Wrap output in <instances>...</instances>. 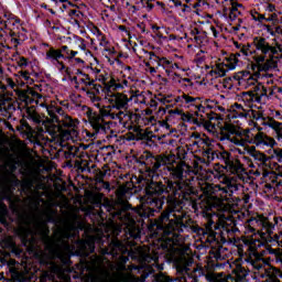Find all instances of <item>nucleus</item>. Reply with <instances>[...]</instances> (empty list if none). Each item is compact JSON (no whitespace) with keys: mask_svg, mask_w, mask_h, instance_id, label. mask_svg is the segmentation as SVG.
I'll return each instance as SVG.
<instances>
[{"mask_svg":"<svg viewBox=\"0 0 282 282\" xmlns=\"http://www.w3.org/2000/svg\"><path fill=\"white\" fill-rule=\"evenodd\" d=\"M153 1L155 0H141V6L142 8H145L148 12H151V10L154 8Z\"/></svg>","mask_w":282,"mask_h":282,"instance_id":"a18cd8bd","label":"nucleus"},{"mask_svg":"<svg viewBox=\"0 0 282 282\" xmlns=\"http://www.w3.org/2000/svg\"><path fill=\"white\" fill-rule=\"evenodd\" d=\"M268 175L273 178L272 182H276V173L274 171L271 172H263V177H268Z\"/></svg>","mask_w":282,"mask_h":282,"instance_id":"bf43d9fd","label":"nucleus"},{"mask_svg":"<svg viewBox=\"0 0 282 282\" xmlns=\"http://www.w3.org/2000/svg\"><path fill=\"white\" fill-rule=\"evenodd\" d=\"M257 75H252V73L248 70L239 72L236 76V80H238V85L240 87H243L245 89H252L254 85H257L259 82L257 80Z\"/></svg>","mask_w":282,"mask_h":282,"instance_id":"412c9836","label":"nucleus"},{"mask_svg":"<svg viewBox=\"0 0 282 282\" xmlns=\"http://www.w3.org/2000/svg\"><path fill=\"white\" fill-rule=\"evenodd\" d=\"M51 272H53V274H61L63 272V267L53 263L51 264Z\"/></svg>","mask_w":282,"mask_h":282,"instance_id":"de8ad7c7","label":"nucleus"},{"mask_svg":"<svg viewBox=\"0 0 282 282\" xmlns=\"http://www.w3.org/2000/svg\"><path fill=\"white\" fill-rule=\"evenodd\" d=\"M124 193H126L124 187H119L117 189V197H118L119 200L124 197Z\"/></svg>","mask_w":282,"mask_h":282,"instance_id":"680f3d73","label":"nucleus"},{"mask_svg":"<svg viewBox=\"0 0 282 282\" xmlns=\"http://www.w3.org/2000/svg\"><path fill=\"white\" fill-rule=\"evenodd\" d=\"M264 127H270L274 130L276 140H282V121H276L272 117L264 118Z\"/></svg>","mask_w":282,"mask_h":282,"instance_id":"a878e982","label":"nucleus"},{"mask_svg":"<svg viewBox=\"0 0 282 282\" xmlns=\"http://www.w3.org/2000/svg\"><path fill=\"white\" fill-rule=\"evenodd\" d=\"M132 131L135 135H141L144 139V130L140 128V126L132 127Z\"/></svg>","mask_w":282,"mask_h":282,"instance_id":"864d4df0","label":"nucleus"},{"mask_svg":"<svg viewBox=\"0 0 282 282\" xmlns=\"http://www.w3.org/2000/svg\"><path fill=\"white\" fill-rule=\"evenodd\" d=\"M243 232L247 236L241 237V241L243 245L238 246V252L239 254L246 253L245 261H247V263H249V265H251L253 270H261V268L265 265V261L263 260V256H261L259 251H257L259 250V248H261V240L254 237L259 235L261 239H265V232L258 229L257 220L254 219V217L248 219L245 223ZM243 246L246 248V251L243 250Z\"/></svg>","mask_w":282,"mask_h":282,"instance_id":"6e6552de","label":"nucleus"},{"mask_svg":"<svg viewBox=\"0 0 282 282\" xmlns=\"http://www.w3.org/2000/svg\"><path fill=\"white\" fill-rule=\"evenodd\" d=\"M189 173H199V162L193 161V166H189Z\"/></svg>","mask_w":282,"mask_h":282,"instance_id":"5fc2aeb1","label":"nucleus"},{"mask_svg":"<svg viewBox=\"0 0 282 282\" xmlns=\"http://www.w3.org/2000/svg\"><path fill=\"white\" fill-rule=\"evenodd\" d=\"M279 15L276 13H270L268 17L264 15V23H270L272 21H278Z\"/></svg>","mask_w":282,"mask_h":282,"instance_id":"8fccbe9b","label":"nucleus"},{"mask_svg":"<svg viewBox=\"0 0 282 282\" xmlns=\"http://www.w3.org/2000/svg\"><path fill=\"white\" fill-rule=\"evenodd\" d=\"M17 83H19V78H23L28 83L30 80V73L28 70H20L18 74H14Z\"/></svg>","mask_w":282,"mask_h":282,"instance_id":"37998d69","label":"nucleus"},{"mask_svg":"<svg viewBox=\"0 0 282 282\" xmlns=\"http://www.w3.org/2000/svg\"><path fill=\"white\" fill-rule=\"evenodd\" d=\"M195 116L196 118H199V120H196V124L198 127H204L210 133H215V126L212 120H215L216 115L213 113V111H209L206 107H203V115L196 110Z\"/></svg>","mask_w":282,"mask_h":282,"instance_id":"6ab92c4d","label":"nucleus"},{"mask_svg":"<svg viewBox=\"0 0 282 282\" xmlns=\"http://www.w3.org/2000/svg\"><path fill=\"white\" fill-rule=\"evenodd\" d=\"M271 278L282 279V271L280 269H274L273 275Z\"/></svg>","mask_w":282,"mask_h":282,"instance_id":"69168bd1","label":"nucleus"},{"mask_svg":"<svg viewBox=\"0 0 282 282\" xmlns=\"http://www.w3.org/2000/svg\"><path fill=\"white\" fill-rule=\"evenodd\" d=\"M253 219H256V226L258 229L260 228L259 230H261V232L264 230V235L267 234L269 237L272 236L274 232V225H276L275 223L270 221V218L262 214L254 216Z\"/></svg>","mask_w":282,"mask_h":282,"instance_id":"b1692460","label":"nucleus"},{"mask_svg":"<svg viewBox=\"0 0 282 282\" xmlns=\"http://www.w3.org/2000/svg\"><path fill=\"white\" fill-rule=\"evenodd\" d=\"M252 45L254 47L251 69L253 76H261V72H270L273 67H276L274 58H276L279 52H282L281 44H271L268 39L263 36L253 37Z\"/></svg>","mask_w":282,"mask_h":282,"instance_id":"1a4fd4ad","label":"nucleus"},{"mask_svg":"<svg viewBox=\"0 0 282 282\" xmlns=\"http://www.w3.org/2000/svg\"><path fill=\"white\" fill-rule=\"evenodd\" d=\"M232 274L236 276V281H243L246 276H248V270L243 268L240 263H234L231 265Z\"/></svg>","mask_w":282,"mask_h":282,"instance_id":"2f4dec72","label":"nucleus"},{"mask_svg":"<svg viewBox=\"0 0 282 282\" xmlns=\"http://www.w3.org/2000/svg\"><path fill=\"white\" fill-rule=\"evenodd\" d=\"M145 194L148 197V204L153 212L162 210V207L164 206V199L156 197L155 195H162V194H149L147 193L145 187Z\"/></svg>","mask_w":282,"mask_h":282,"instance_id":"cd10ccee","label":"nucleus"},{"mask_svg":"<svg viewBox=\"0 0 282 282\" xmlns=\"http://www.w3.org/2000/svg\"><path fill=\"white\" fill-rule=\"evenodd\" d=\"M41 213L42 216L46 219V221H52L56 215V212L50 204H45Z\"/></svg>","mask_w":282,"mask_h":282,"instance_id":"e433bc0d","label":"nucleus"},{"mask_svg":"<svg viewBox=\"0 0 282 282\" xmlns=\"http://www.w3.org/2000/svg\"><path fill=\"white\" fill-rule=\"evenodd\" d=\"M273 118L274 120H276V122H282V115H281V111L276 110L273 115Z\"/></svg>","mask_w":282,"mask_h":282,"instance_id":"e2e57ef3","label":"nucleus"},{"mask_svg":"<svg viewBox=\"0 0 282 282\" xmlns=\"http://www.w3.org/2000/svg\"><path fill=\"white\" fill-rule=\"evenodd\" d=\"M184 217H186V212H184L181 200L169 196L166 208L161 213L155 224L156 229L162 231L167 243L170 246H176V250L180 253L178 265L186 269L193 263V258L188 256L191 248L184 241V237L180 235L186 228Z\"/></svg>","mask_w":282,"mask_h":282,"instance_id":"7ed1b4c3","label":"nucleus"},{"mask_svg":"<svg viewBox=\"0 0 282 282\" xmlns=\"http://www.w3.org/2000/svg\"><path fill=\"white\" fill-rule=\"evenodd\" d=\"M19 180L14 173L10 172L8 169H4L0 173V188L3 197H10L12 186H17Z\"/></svg>","mask_w":282,"mask_h":282,"instance_id":"dca6fc26","label":"nucleus"},{"mask_svg":"<svg viewBox=\"0 0 282 282\" xmlns=\"http://www.w3.org/2000/svg\"><path fill=\"white\" fill-rule=\"evenodd\" d=\"M262 131L263 128L261 127L240 131L239 127L230 122H225L220 128V135L221 140H228L231 144H236V147H246V144H254V147H276V140Z\"/></svg>","mask_w":282,"mask_h":282,"instance_id":"0eeeda50","label":"nucleus"},{"mask_svg":"<svg viewBox=\"0 0 282 282\" xmlns=\"http://www.w3.org/2000/svg\"><path fill=\"white\" fill-rule=\"evenodd\" d=\"M210 254H213L216 261H224L230 257V250L223 245H218L212 248Z\"/></svg>","mask_w":282,"mask_h":282,"instance_id":"bb28decb","label":"nucleus"},{"mask_svg":"<svg viewBox=\"0 0 282 282\" xmlns=\"http://www.w3.org/2000/svg\"><path fill=\"white\" fill-rule=\"evenodd\" d=\"M247 153L256 160V162H260V164H265L268 162V155L265 153L257 150L254 145L247 148Z\"/></svg>","mask_w":282,"mask_h":282,"instance_id":"c85d7f7f","label":"nucleus"},{"mask_svg":"<svg viewBox=\"0 0 282 282\" xmlns=\"http://www.w3.org/2000/svg\"><path fill=\"white\" fill-rule=\"evenodd\" d=\"M59 52H62V54H64V58H74V56H76V54H78V52L76 51H72L69 50V47L67 46H61Z\"/></svg>","mask_w":282,"mask_h":282,"instance_id":"a19ab883","label":"nucleus"},{"mask_svg":"<svg viewBox=\"0 0 282 282\" xmlns=\"http://www.w3.org/2000/svg\"><path fill=\"white\" fill-rule=\"evenodd\" d=\"M117 215L121 219V223L126 225L130 237H132V239H138V237H140V228L135 226V219L133 218L131 213L120 212V214Z\"/></svg>","mask_w":282,"mask_h":282,"instance_id":"aec40b11","label":"nucleus"},{"mask_svg":"<svg viewBox=\"0 0 282 282\" xmlns=\"http://www.w3.org/2000/svg\"><path fill=\"white\" fill-rule=\"evenodd\" d=\"M242 4L237 3L235 0L229 1V19L235 21L238 17L241 15Z\"/></svg>","mask_w":282,"mask_h":282,"instance_id":"7c9ffc66","label":"nucleus"},{"mask_svg":"<svg viewBox=\"0 0 282 282\" xmlns=\"http://www.w3.org/2000/svg\"><path fill=\"white\" fill-rule=\"evenodd\" d=\"M18 66L19 67H28V58L20 57V59L18 61Z\"/></svg>","mask_w":282,"mask_h":282,"instance_id":"052dcab7","label":"nucleus"},{"mask_svg":"<svg viewBox=\"0 0 282 282\" xmlns=\"http://www.w3.org/2000/svg\"><path fill=\"white\" fill-rule=\"evenodd\" d=\"M178 100L187 105V107H194L196 109L195 111H198V113L202 111V109L204 110V106L196 104L197 98L191 97L189 95L183 94L181 97H178Z\"/></svg>","mask_w":282,"mask_h":282,"instance_id":"c756f323","label":"nucleus"},{"mask_svg":"<svg viewBox=\"0 0 282 282\" xmlns=\"http://www.w3.org/2000/svg\"><path fill=\"white\" fill-rule=\"evenodd\" d=\"M96 78L104 86L102 91H109L119 111L130 113L128 127L131 129L133 118H138V115L129 110V104L131 100H135L139 105H147L149 97L151 96L149 91L133 90V88H130L128 93L127 90L120 93V90L129 87V80L126 78L120 79L107 72L99 73Z\"/></svg>","mask_w":282,"mask_h":282,"instance_id":"20e7f679","label":"nucleus"},{"mask_svg":"<svg viewBox=\"0 0 282 282\" xmlns=\"http://www.w3.org/2000/svg\"><path fill=\"white\" fill-rule=\"evenodd\" d=\"M128 140H144L141 134H135L133 132L128 133Z\"/></svg>","mask_w":282,"mask_h":282,"instance_id":"13d9d810","label":"nucleus"},{"mask_svg":"<svg viewBox=\"0 0 282 282\" xmlns=\"http://www.w3.org/2000/svg\"><path fill=\"white\" fill-rule=\"evenodd\" d=\"M25 206H28L31 214H22L19 216V226L17 228V235L21 237L22 243L33 250L36 246L35 235H39L45 243L47 252L53 259H61L63 263H67L69 259V251L72 247L69 246L70 237L76 236V224L78 221V216L75 214H69L62 225L55 229L53 236L50 237V229L47 224L36 216V210L41 206V200L39 195L32 194L28 196L24 200Z\"/></svg>","mask_w":282,"mask_h":282,"instance_id":"f257e3e1","label":"nucleus"},{"mask_svg":"<svg viewBox=\"0 0 282 282\" xmlns=\"http://www.w3.org/2000/svg\"><path fill=\"white\" fill-rule=\"evenodd\" d=\"M73 80L75 82V87L83 94L86 93L87 90L91 89L95 87L94 79L89 77L87 74L80 73L79 75L73 77Z\"/></svg>","mask_w":282,"mask_h":282,"instance_id":"5701e85b","label":"nucleus"},{"mask_svg":"<svg viewBox=\"0 0 282 282\" xmlns=\"http://www.w3.org/2000/svg\"><path fill=\"white\" fill-rule=\"evenodd\" d=\"M11 276L14 279V281L23 282L25 281V272L19 271L17 267L10 268Z\"/></svg>","mask_w":282,"mask_h":282,"instance_id":"58836bf2","label":"nucleus"},{"mask_svg":"<svg viewBox=\"0 0 282 282\" xmlns=\"http://www.w3.org/2000/svg\"><path fill=\"white\" fill-rule=\"evenodd\" d=\"M163 67V69H165L166 74H171V72H173V69H175V67L177 68V64H173V62L171 59H167L166 57H161L160 62H159V68Z\"/></svg>","mask_w":282,"mask_h":282,"instance_id":"c9c22d12","label":"nucleus"},{"mask_svg":"<svg viewBox=\"0 0 282 282\" xmlns=\"http://www.w3.org/2000/svg\"><path fill=\"white\" fill-rule=\"evenodd\" d=\"M4 87L6 89H8V87H10V89H13L14 91H17V82H14V79H12V77H6L4 78Z\"/></svg>","mask_w":282,"mask_h":282,"instance_id":"c03bdc74","label":"nucleus"},{"mask_svg":"<svg viewBox=\"0 0 282 282\" xmlns=\"http://www.w3.org/2000/svg\"><path fill=\"white\" fill-rule=\"evenodd\" d=\"M17 96L21 102L28 107V105H40V107H47L45 105V98L34 90V88H26L17 91Z\"/></svg>","mask_w":282,"mask_h":282,"instance_id":"2eb2a0df","label":"nucleus"},{"mask_svg":"<svg viewBox=\"0 0 282 282\" xmlns=\"http://www.w3.org/2000/svg\"><path fill=\"white\" fill-rule=\"evenodd\" d=\"M65 58V54L62 53L61 48H54L53 46H48L45 53V59L53 65H57L59 72H64V74L69 75V68L65 66V64L61 61Z\"/></svg>","mask_w":282,"mask_h":282,"instance_id":"a211bd4d","label":"nucleus"},{"mask_svg":"<svg viewBox=\"0 0 282 282\" xmlns=\"http://www.w3.org/2000/svg\"><path fill=\"white\" fill-rule=\"evenodd\" d=\"M218 158L219 160H223L227 173L236 175L237 180L240 182H246V180H248L246 166L238 158H234L232 154L226 150L219 152Z\"/></svg>","mask_w":282,"mask_h":282,"instance_id":"ddd939ff","label":"nucleus"},{"mask_svg":"<svg viewBox=\"0 0 282 282\" xmlns=\"http://www.w3.org/2000/svg\"><path fill=\"white\" fill-rule=\"evenodd\" d=\"M129 261V258L124 256L119 257V261L111 267L115 272L110 273L108 268L98 267L94 273L95 282H142L140 278L133 276L131 273H124L127 267L124 263Z\"/></svg>","mask_w":282,"mask_h":282,"instance_id":"f8f14e48","label":"nucleus"},{"mask_svg":"<svg viewBox=\"0 0 282 282\" xmlns=\"http://www.w3.org/2000/svg\"><path fill=\"white\" fill-rule=\"evenodd\" d=\"M250 17L252 18L253 21L258 23H265V14L260 13L254 9L250 11Z\"/></svg>","mask_w":282,"mask_h":282,"instance_id":"ea45409f","label":"nucleus"},{"mask_svg":"<svg viewBox=\"0 0 282 282\" xmlns=\"http://www.w3.org/2000/svg\"><path fill=\"white\" fill-rule=\"evenodd\" d=\"M149 173H155L160 166H165L173 181H167V185L162 182H151L147 186L148 195H162L163 193H172L177 196L186 191V177L191 174V165L177 159L175 154H160L154 156L151 152H144L141 155Z\"/></svg>","mask_w":282,"mask_h":282,"instance_id":"f03ea898","label":"nucleus"},{"mask_svg":"<svg viewBox=\"0 0 282 282\" xmlns=\"http://www.w3.org/2000/svg\"><path fill=\"white\" fill-rule=\"evenodd\" d=\"M228 118L235 120V118H243L248 120V118H253V120H262V126L265 127V118H270V116L264 117L263 112L259 110L245 109L240 104H235L230 108V113Z\"/></svg>","mask_w":282,"mask_h":282,"instance_id":"4468645a","label":"nucleus"},{"mask_svg":"<svg viewBox=\"0 0 282 282\" xmlns=\"http://www.w3.org/2000/svg\"><path fill=\"white\" fill-rule=\"evenodd\" d=\"M228 72V68L225 66L224 63L216 64L209 72V75L213 78H223V76H226V73Z\"/></svg>","mask_w":282,"mask_h":282,"instance_id":"473e14b6","label":"nucleus"},{"mask_svg":"<svg viewBox=\"0 0 282 282\" xmlns=\"http://www.w3.org/2000/svg\"><path fill=\"white\" fill-rule=\"evenodd\" d=\"M84 95L86 96L87 100L94 105V107H97V109H102V106L100 105V102H102V98L100 97V86H93V88L86 90Z\"/></svg>","mask_w":282,"mask_h":282,"instance_id":"393cba45","label":"nucleus"},{"mask_svg":"<svg viewBox=\"0 0 282 282\" xmlns=\"http://www.w3.org/2000/svg\"><path fill=\"white\" fill-rule=\"evenodd\" d=\"M269 254H274L275 260L279 259V254H281V249H272V247L268 248Z\"/></svg>","mask_w":282,"mask_h":282,"instance_id":"4d7b16f0","label":"nucleus"},{"mask_svg":"<svg viewBox=\"0 0 282 282\" xmlns=\"http://www.w3.org/2000/svg\"><path fill=\"white\" fill-rule=\"evenodd\" d=\"M134 52L137 56L139 58H143L144 62L147 61V58L149 59V62H145V67L149 69L150 74H158L160 61L162 57L155 55V53L153 52H148L144 48H138L134 50Z\"/></svg>","mask_w":282,"mask_h":282,"instance_id":"f3484780","label":"nucleus"},{"mask_svg":"<svg viewBox=\"0 0 282 282\" xmlns=\"http://www.w3.org/2000/svg\"><path fill=\"white\" fill-rule=\"evenodd\" d=\"M46 111L50 118L44 126L52 138H58L63 133V129L70 138H78V124H80L78 119L72 118L58 106H46Z\"/></svg>","mask_w":282,"mask_h":282,"instance_id":"9d476101","label":"nucleus"},{"mask_svg":"<svg viewBox=\"0 0 282 282\" xmlns=\"http://www.w3.org/2000/svg\"><path fill=\"white\" fill-rule=\"evenodd\" d=\"M158 281L159 282H171V279L169 276H166V275H160L158 278Z\"/></svg>","mask_w":282,"mask_h":282,"instance_id":"774afa93","label":"nucleus"},{"mask_svg":"<svg viewBox=\"0 0 282 282\" xmlns=\"http://www.w3.org/2000/svg\"><path fill=\"white\" fill-rule=\"evenodd\" d=\"M26 118L28 120H32L35 124H41V122H43V118H41V115H39L34 106L26 107Z\"/></svg>","mask_w":282,"mask_h":282,"instance_id":"72a5a7b5","label":"nucleus"},{"mask_svg":"<svg viewBox=\"0 0 282 282\" xmlns=\"http://www.w3.org/2000/svg\"><path fill=\"white\" fill-rule=\"evenodd\" d=\"M221 181L220 184H210L203 181L200 189L203 191L206 197L203 199V209L204 210H229L230 205L226 202L232 195V193H237L239 191V178L237 176H220Z\"/></svg>","mask_w":282,"mask_h":282,"instance_id":"423d86ee","label":"nucleus"},{"mask_svg":"<svg viewBox=\"0 0 282 282\" xmlns=\"http://www.w3.org/2000/svg\"><path fill=\"white\" fill-rule=\"evenodd\" d=\"M267 12H272V13L276 12V7L272 3H269L267 6Z\"/></svg>","mask_w":282,"mask_h":282,"instance_id":"338daca9","label":"nucleus"},{"mask_svg":"<svg viewBox=\"0 0 282 282\" xmlns=\"http://www.w3.org/2000/svg\"><path fill=\"white\" fill-rule=\"evenodd\" d=\"M109 254H112V257H116L118 254H122V250H124V246H122V242L118 239H115L109 245Z\"/></svg>","mask_w":282,"mask_h":282,"instance_id":"f704fd0d","label":"nucleus"},{"mask_svg":"<svg viewBox=\"0 0 282 282\" xmlns=\"http://www.w3.org/2000/svg\"><path fill=\"white\" fill-rule=\"evenodd\" d=\"M273 155L276 158L278 162H282V149L281 148L273 149Z\"/></svg>","mask_w":282,"mask_h":282,"instance_id":"3c124183","label":"nucleus"},{"mask_svg":"<svg viewBox=\"0 0 282 282\" xmlns=\"http://www.w3.org/2000/svg\"><path fill=\"white\" fill-rule=\"evenodd\" d=\"M102 91L106 94L108 106H102L99 109V112L84 106V111L86 109L85 116L93 129V132H87L88 138H94V135H98V133H110L107 138H116V133L111 130V122L106 121L105 118H109V120H117L121 127H124V129H131L129 128V117L131 115L127 111L119 110L109 90Z\"/></svg>","mask_w":282,"mask_h":282,"instance_id":"39448f33","label":"nucleus"},{"mask_svg":"<svg viewBox=\"0 0 282 282\" xmlns=\"http://www.w3.org/2000/svg\"><path fill=\"white\" fill-rule=\"evenodd\" d=\"M265 96H268V87L259 82L245 94L247 100H256V102H260L261 98H264Z\"/></svg>","mask_w":282,"mask_h":282,"instance_id":"4be33fe9","label":"nucleus"},{"mask_svg":"<svg viewBox=\"0 0 282 282\" xmlns=\"http://www.w3.org/2000/svg\"><path fill=\"white\" fill-rule=\"evenodd\" d=\"M195 111H194V115L191 113V112H186V113H183L182 118L183 120H186L187 122H194V124H197V120H199L200 117H196L195 118Z\"/></svg>","mask_w":282,"mask_h":282,"instance_id":"79ce46f5","label":"nucleus"},{"mask_svg":"<svg viewBox=\"0 0 282 282\" xmlns=\"http://www.w3.org/2000/svg\"><path fill=\"white\" fill-rule=\"evenodd\" d=\"M240 52H241V54H243V56H248V54L254 55V52L252 53V51H250V48H248L247 46H242Z\"/></svg>","mask_w":282,"mask_h":282,"instance_id":"0e129e2a","label":"nucleus"},{"mask_svg":"<svg viewBox=\"0 0 282 282\" xmlns=\"http://www.w3.org/2000/svg\"><path fill=\"white\" fill-rule=\"evenodd\" d=\"M225 67L230 72V69H235L237 67V64L239 63V58L237 55H229L224 62Z\"/></svg>","mask_w":282,"mask_h":282,"instance_id":"4c0bfd02","label":"nucleus"},{"mask_svg":"<svg viewBox=\"0 0 282 282\" xmlns=\"http://www.w3.org/2000/svg\"><path fill=\"white\" fill-rule=\"evenodd\" d=\"M203 213L207 217V223L205 224V228H203V235L206 238V241H209V243H213V241H223V243H226L230 241V235H232V229L235 228V219H232V216L230 214H224L218 217V227L223 228L220 234H217L213 229V226L215 225V221H213L210 210H206L203 208Z\"/></svg>","mask_w":282,"mask_h":282,"instance_id":"9b49d317","label":"nucleus"},{"mask_svg":"<svg viewBox=\"0 0 282 282\" xmlns=\"http://www.w3.org/2000/svg\"><path fill=\"white\" fill-rule=\"evenodd\" d=\"M14 33L11 34V44L13 47H19L21 45V40L19 37H14Z\"/></svg>","mask_w":282,"mask_h":282,"instance_id":"6e6d98bb","label":"nucleus"},{"mask_svg":"<svg viewBox=\"0 0 282 282\" xmlns=\"http://www.w3.org/2000/svg\"><path fill=\"white\" fill-rule=\"evenodd\" d=\"M215 153L213 152L212 149H207L206 151L203 152V156L207 159V162H210L214 160Z\"/></svg>","mask_w":282,"mask_h":282,"instance_id":"09e8293b","label":"nucleus"},{"mask_svg":"<svg viewBox=\"0 0 282 282\" xmlns=\"http://www.w3.org/2000/svg\"><path fill=\"white\" fill-rule=\"evenodd\" d=\"M272 96H276L274 86L267 88V95H264L265 98H272Z\"/></svg>","mask_w":282,"mask_h":282,"instance_id":"603ef678","label":"nucleus"},{"mask_svg":"<svg viewBox=\"0 0 282 282\" xmlns=\"http://www.w3.org/2000/svg\"><path fill=\"white\" fill-rule=\"evenodd\" d=\"M105 175H107L106 171L99 170L95 175V181L100 184L101 182H105Z\"/></svg>","mask_w":282,"mask_h":282,"instance_id":"49530a36","label":"nucleus"}]
</instances>
